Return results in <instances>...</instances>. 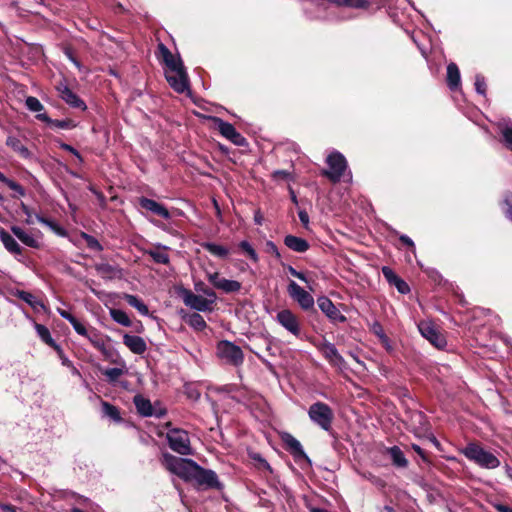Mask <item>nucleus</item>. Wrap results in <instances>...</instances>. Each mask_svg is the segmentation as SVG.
Wrapping results in <instances>:
<instances>
[{"mask_svg": "<svg viewBox=\"0 0 512 512\" xmlns=\"http://www.w3.org/2000/svg\"><path fill=\"white\" fill-rule=\"evenodd\" d=\"M184 304L198 312H211L217 300L213 290L204 291V295H197L189 289H181L179 292Z\"/></svg>", "mask_w": 512, "mask_h": 512, "instance_id": "f257e3e1", "label": "nucleus"}, {"mask_svg": "<svg viewBox=\"0 0 512 512\" xmlns=\"http://www.w3.org/2000/svg\"><path fill=\"white\" fill-rule=\"evenodd\" d=\"M162 464L171 473L177 475L184 481L190 482L196 462L188 458H179L170 453H164L162 456Z\"/></svg>", "mask_w": 512, "mask_h": 512, "instance_id": "f03ea898", "label": "nucleus"}, {"mask_svg": "<svg viewBox=\"0 0 512 512\" xmlns=\"http://www.w3.org/2000/svg\"><path fill=\"white\" fill-rule=\"evenodd\" d=\"M463 454L466 458L485 469H495L500 466V460L494 454L477 444H468L463 450Z\"/></svg>", "mask_w": 512, "mask_h": 512, "instance_id": "7ed1b4c3", "label": "nucleus"}, {"mask_svg": "<svg viewBox=\"0 0 512 512\" xmlns=\"http://www.w3.org/2000/svg\"><path fill=\"white\" fill-rule=\"evenodd\" d=\"M216 356L227 365L239 367L244 362V353L235 343L221 340L216 345Z\"/></svg>", "mask_w": 512, "mask_h": 512, "instance_id": "20e7f679", "label": "nucleus"}, {"mask_svg": "<svg viewBox=\"0 0 512 512\" xmlns=\"http://www.w3.org/2000/svg\"><path fill=\"white\" fill-rule=\"evenodd\" d=\"M310 420L325 431H329L332 427L334 413L332 409L323 402H315L308 409Z\"/></svg>", "mask_w": 512, "mask_h": 512, "instance_id": "39448f33", "label": "nucleus"}, {"mask_svg": "<svg viewBox=\"0 0 512 512\" xmlns=\"http://www.w3.org/2000/svg\"><path fill=\"white\" fill-rule=\"evenodd\" d=\"M166 438L169 447L174 452L184 456L193 454L187 431L180 428H171L167 431Z\"/></svg>", "mask_w": 512, "mask_h": 512, "instance_id": "423d86ee", "label": "nucleus"}, {"mask_svg": "<svg viewBox=\"0 0 512 512\" xmlns=\"http://www.w3.org/2000/svg\"><path fill=\"white\" fill-rule=\"evenodd\" d=\"M328 169L323 174L332 182H339L347 169V161L340 152H332L326 159Z\"/></svg>", "mask_w": 512, "mask_h": 512, "instance_id": "0eeeda50", "label": "nucleus"}, {"mask_svg": "<svg viewBox=\"0 0 512 512\" xmlns=\"http://www.w3.org/2000/svg\"><path fill=\"white\" fill-rule=\"evenodd\" d=\"M195 482L200 487L205 488H221V483L218 480L217 474L209 469H204L196 464L195 470L193 471L191 481Z\"/></svg>", "mask_w": 512, "mask_h": 512, "instance_id": "6e6552de", "label": "nucleus"}, {"mask_svg": "<svg viewBox=\"0 0 512 512\" xmlns=\"http://www.w3.org/2000/svg\"><path fill=\"white\" fill-rule=\"evenodd\" d=\"M331 4H334L339 7H351V8H367L369 6V2L367 0H326ZM311 6H314L317 10L315 15H312L313 18H324L325 11V0H316V2H311Z\"/></svg>", "mask_w": 512, "mask_h": 512, "instance_id": "1a4fd4ad", "label": "nucleus"}, {"mask_svg": "<svg viewBox=\"0 0 512 512\" xmlns=\"http://www.w3.org/2000/svg\"><path fill=\"white\" fill-rule=\"evenodd\" d=\"M289 296L298 303V305L304 309L309 310L314 306L313 296L304 290L295 281H290L287 287Z\"/></svg>", "mask_w": 512, "mask_h": 512, "instance_id": "9d476101", "label": "nucleus"}, {"mask_svg": "<svg viewBox=\"0 0 512 512\" xmlns=\"http://www.w3.org/2000/svg\"><path fill=\"white\" fill-rule=\"evenodd\" d=\"M207 280L214 288L224 293H237L241 290V283L237 280H230L221 277L218 272H208L206 274Z\"/></svg>", "mask_w": 512, "mask_h": 512, "instance_id": "9b49d317", "label": "nucleus"}, {"mask_svg": "<svg viewBox=\"0 0 512 512\" xmlns=\"http://www.w3.org/2000/svg\"><path fill=\"white\" fill-rule=\"evenodd\" d=\"M212 120L223 137H225L226 139H228L237 146L246 145V139L239 132L236 131L235 127L232 124L225 122L224 120L218 117H212Z\"/></svg>", "mask_w": 512, "mask_h": 512, "instance_id": "f8f14e48", "label": "nucleus"}, {"mask_svg": "<svg viewBox=\"0 0 512 512\" xmlns=\"http://www.w3.org/2000/svg\"><path fill=\"white\" fill-rule=\"evenodd\" d=\"M276 321L289 333L299 337L301 326L298 317L289 309H283L276 315Z\"/></svg>", "mask_w": 512, "mask_h": 512, "instance_id": "ddd939ff", "label": "nucleus"}, {"mask_svg": "<svg viewBox=\"0 0 512 512\" xmlns=\"http://www.w3.org/2000/svg\"><path fill=\"white\" fill-rule=\"evenodd\" d=\"M316 347L331 365L339 368L344 366L345 361L333 343L324 340L323 342L317 344Z\"/></svg>", "mask_w": 512, "mask_h": 512, "instance_id": "4468645a", "label": "nucleus"}, {"mask_svg": "<svg viewBox=\"0 0 512 512\" xmlns=\"http://www.w3.org/2000/svg\"><path fill=\"white\" fill-rule=\"evenodd\" d=\"M421 335L437 348H443L446 345L445 338L436 330L431 322H420L418 325Z\"/></svg>", "mask_w": 512, "mask_h": 512, "instance_id": "2eb2a0df", "label": "nucleus"}, {"mask_svg": "<svg viewBox=\"0 0 512 512\" xmlns=\"http://www.w3.org/2000/svg\"><path fill=\"white\" fill-rule=\"evenodd\" d=\"M319 309L335 323H343L346 321V317L340 312V310L334 305V303L327 297L322 296L317 300Z\"/></svg>", "mask_w": 512, "mask_h": 512, "instance_id": "dca6fc26", "label": "nucleus"}, {"mask_svg": "<svg viewBox=\"0 0 512 512\" xmlns=\"http://www.w3.org/2000/svg\"><path fill=\"white\" fill-rule=\"evenodd\" d=\"M57 91L59 96L63 101H65L68 105L73 108H78L81 110L86 109V104L83 100H81L77 94H75L65 82H61L57 85Z\"/></svg>", "mask_w": 512, "mask_h": 512, "instance_id": "f3484780", "label": "nucleus"}, {"mask_svg": "<svg viewBox=\"0 0 512 512\" xmlns=\"http://www.w3.org/2000/svg\"><path fill=\"white\" fill-rule=\"evenodd\" d=\"M97 274L104 280L122 279L124 271L118 265H111L107 262L97 263L95 265Z\"/></svg>", "mask_w": 512, "mask_h": 512, "instance_id": "a211bd4d", "label": "nucleus"}, {"mask_svg": "<svg viewBox=\"0 0 512 512\" xmlns=\"http://www.w3.org/2000/svg\"><path fill=\"white\" fill-rule=\"evenodd\" d=\"M165 77L177 93H184L189 89V79L186 71L165 73Z\"/></svg>", "mask_w": 512, "mask_h": 512, "instance_id": "6ab92c4d", "label": "nucleus"}, {"mask_svg": "<svg viewBox=\"0 0 512 512\" xmlns=\"http://www.w3.org/2000/svg\"><path fill=\"white\" fill-rule=\"evenodd\" d=\"M139 204L142 208L151 211L152 213L162 217L163 219H169L171 217L167 208L162 204L156 202L155 200L142 197L139 199Z\"/></svg>", "mask_w": 512, "mask_h": 512, "instance_id": "aec40b11", "label": "nucleus"}, {"mask_svg": "<svg viewBox=\"0 0 512 512\" xmlns=\"http://www.w3.org/2000/svg\"><path fill=\"white\" fill-rule=\"evenodd\" d=\"M123 343L134 354H143L147 350V345L144 339L137 335L125 334L123 336Z\"/></svg>", "mask_w": 512, "mask_h": 512, "instance_id": "412c9836", "label": "nucleus"}, {"mask_svg": "<svg viewBox=\"0 0 512 512\" xmlns=\"http://www.w3.org/2000/svg\"><path fill=\"white\" fill-rule=\"evenodd\" d=\"M284 244L290 250L297 253H304L310 248V244L307 240L294 235H286L284 237Z\"/></svg>", "mask_w": 512, "mask_h": 512, "instance_id": "4be33fe9", "label": "nucleus"}, {"mask_svg": "<svg viewBox=\"0 0 512 512\" xmlns=\"http://www.w3.org/2000/svg\"><path fill=\"white\" fill-rule=\"evenodd\" d=\"M11 231L23 244L31 248H39L40 242L30 233L24 231L19 226H12Z\"/></svg>", "mask_w": 512, "mask_h": 512, "instance_id": "5701e85b", "label": "nucleus"}, {"mask_svg": "<svg viewBox=\"0 0 512 512\" xmlns=\"http://www.w3.org/2000/svg\"><path fill=\"white\" fill-rule=\"evenodd\" d=\"M287 450L295 457H306L301 443L291 434L285 433L282 437Z\"/></svg>", "mask_w": 512, "mask_h": 512, "instance_id": "b1692460", "label": "nucleus"}, {"mask_svg": "<svg viewBox=\"0 0 512 512\" xmlns=\"http://www.w3.org/2000/svg\"><path fill=\"white\" fill-rule=\"evenodd\" d=\"M169 248L167 246L157 244L154 249L147 250L146 253L159 264H168L170 261L167 250Z\"/></svg>", "mask_w": 512, "mask_h": 512, "instance_id": "393cba45", "label": "nucleus"}, {"mask_svg": "<svg viewBox=\"0 0 512 512\" xmlns=\"http://www.w3.org/2000/svg\"><path fill=\"white\" fill-rule=\"evenodd\" d=\"M0 239L3 243L4 247L12 254L20 255L22 253V249L20 245L17 243L15 238L6 232L4 229L0 230Z\"/></svg>", "mask_w": 512, "mask_h": 512, "instance_id": "a878e982", "label": "nucleus"}, {"mask_svg": "<svg viewBox=\"0 0 512 512\" xmlns=\"http://www.w3.org/2000/svg\"><path fill=\"white\" fill-rule=\"evenodd\" d=\"M460 71L455 63L447 66V84L450 90H456L460 86Z\"/></svg>", "mask_w": 512, "mask_h": 512, "instance_id": "bb28decb", "label": "nucleus"}, {"mask_svg": "<svg viewBox=\"0 0 512 512\" xmlns=\"http://www.w3.org/2000/svg\"><path fill=\"white\" fill-rule=\"evenodd\" d=\"M133 401H134L136 409L140 415H142L144 417H149V416L154 415L153 407H152L150 400L144 398L141 395H136L134 397Z\"/></svg>", "mask_w": 512, "mask_h": 512, "instance_id": "cd10ccee", "label": "nucleus"}, {"mask_svg": "<svg viewBox=\"0 0 512 512\" xmlns=\"http://www.w3.org/2000/svg\"><path fill=\"white\" fill-rule=\"evenodd\" d=\"M36 118L60 129H72L76 127V124L72 120H53L46 113L37 114Z\"/></svg>", "mask_w": 512, "mask_h": 512, "instance_id": "c85d7f7f", "label": "nucleus"}, {"mask_svg": "<svg viewBox=\"0 0 512 512\" xmlns=\"http://www.w3.org/2000/svg\"><path fill=\"white\" fill-rule=\"evenodd\" d=\"M388 454L391 457L392 463L401 468H405L408 465V460L406 459L404 453L398 446H393L387 449Z\"/></svg>", "mask_w": 512, "mask_h": 512, "instance_id": "c756f323", "label": "nucleus"}, {"mask_svg": "<svg viewBox=\"0 0 512 512\" xmlns=\"http://www.w3.org/2000/svg\"><path fill=\"white\" fill-rule=\"evenodd\" d=\"M125 301L133 308H135L141 315L147 316L149 309L147 305L137 296L131 294H124Z\"/></svg>", "mask_w": 512, "mask_h": 512, "instance_id": "7c9ffc66", "label": "nucleus"}, {"mask_svg": "<svg viewBox=\"0 0 512 512\" xmlns=\"http://www.w3.org/2000/svg\"><path fill=\"white\" fill-rule=\"evenodd\" d=\"M102 414L114 422H121L122 418L119 409L109 402L101 400Z\"/></svg>", "mask_w": 512, "mask_h": 512, "instance_id": "2f4dec72", "label": "nucleus"}, {"mask_svg": "<svg viewBox=\"0 0 512 512\" xmlns=\"http://www.w3.org/2000/svg\"><path fill=\"white\" fill-rule=\"evenodd\" d=\"M498 127L503 137L505 146L512 150V124L507 120H503L498 123Z\"/></svg>", "mask_w": 512, "mask_h": 512, "instance_id": "473e14b6", "label": "nucleus"}, {"mask_svg": "<svg viewBox=\"0 0 512 512\" xmlns=\"http://www.w3.org/2000/svg\"><path fill=\"white\" fill-rule=\"evenodd\" d=\"M16 295L19 299L23 300L28 305H30L34 310L44 309L43 302L40 301L37 297H35L30 292L21 290V291H17Z\"/></svg>", "mask_w": 512, "mask_h": 512, "instance_id": "72a5a7b5", "label": "nucleus"}, {"mask_svg": "<svg viewBox=\"0 0 512 512\" xmlns=\"http://www.w3.org/2000/svg\"><path fill=\"white\" fill-rule=\"evenodd\" d=\"M202 247L212 255L219 258H226L229 254V249L223 245H219L212 242H205Z\"/></svg>", "mask_w": 512, "mask_h": 512, "instance_id": "f704fd0d", "label": "nucleus"}, {"mask_svg": "<svg viewBox=\"0 0 512 512\" xmlns=\"http://www.w3.org/2000/svg\"><path fill=\"white\" fill-rule=\"evenodd\" d=\"M6 145L11 147L14 151L19 153L21 156L28 158L30 157V151L25 147L22 142L14 136H9L6 139Z\"/></svg>", "mask_w": 512, "mask_h": 512, "instance_id": "c9c22d12", "label": "nucleus"}, {"mask_svg": "<svg viewBox=\"0 0 512 512\" xmlns=\"http://www.w3.org/2000/svg\"><path fill=\"white\" fill-rule=\"evenodd\" d=\"M184 319L189 326L198 331L204 330L207 326L204 318L199 313L189 314Z\"/></svg>", "mask_w": 512, "mask_h": 512, "instance_id": "e433bc0d", "label": "nucleus"}, {"mask_svg": "<svg viewBox=\"0 0 512 512\" xmlns=\"http://www.w3.org/2000/svg\"><path fill=\"white\" fill-rule=\"evenodd\" d=\"M111 318L118 324L123 325L125 327H129L131 325V320L127 313L120 309H111L110 310Z\"/></svg>", "mask_w": 512, "mask_h": 512, "instance_id": "4c0bfd02", "label": "nucleus"}, {"mask_svg": "<svg viewBox=\"0 0 512 512\" xmlns=\"http://www.w3.org/2000/svg\"><path fill=\"white\" fill-rule=\"evenodd\" d=\"M35 330L43 342L50 346H56L53 338L51 337L50 331L46 326L36 323Z\"/></svg>", "mask_w": 512, "mask_h": 512, "instance_id": "58836bf2", "label": "nucleus"}, {"mask_svg": "<svg viewBox=\"0 0 512 512\" xmlns=\"http://www.w3.org/2000/svg\"><path fill=\"white\" fill-rule=\"evenodd\" d=\"M164 63L167 66V70L165 73L186 71L182 60L180 58H176L175 56H172L170 59H168Z\"/></svg>", "mask_w": 512, "mask_h": 512, "instance_id": "ea45409f", "label": "nucleus"}, {"mask_svg": "<svg viewBox=\"0 0 512 512\" xmlns=\"http://www.w3.org/2000/svg\"><path fill=\"white\" fill-rule=\"evenodd\" d=\"M239 247L247 254V256L254 262L257 263L259 261V257L255 249L252 247V245L246 241L243 240L239 243Z\"/></svg>", "mask_w": 512, "mask_h": 512, "instance_id": "a19ab883", "label": "nucleus"}, {"mask_svg": "<svg viewBox=\"0 0 512 512\" xmlns=\"http://www.w3.org/2000/svg\"><path fill=\"white\" fill-rule=\"evenodd\" d=\"M81 237L85 240L87 247L90 248L91 250H94V251H102L103 250L102 245L95 237H93L87 233H84V232L81 234Z\"/></svg>", "mask_w": 512, "mask_h": 512, "instance_id": "79ce46f5", "label": "nucleus"}, {"mask_svg": "<svg viewBox=\"0 0 512 512\" xmlns=\"http://www.w3.org/2000/svg\"><path fill=\"white\" fill-rule=\"evenodd\" d=\"M125 372V369L115 367L106 369L103 374L110 382H116Z\"/></svg>", "mask_w": 512, "mask_h": 512, "instance_id": "37998d69", "label": "nucleus"}, {"mask_svg": "<svg viewBox=\"0 0 512 512\" xmlns=\"http://www.w3.org/2000/svg\"><path fill=\"white\" fill-rule=\"evenodd\" d=\"M26 107L32 112H40L44 109L43 104L33 96H29L25 100Z\"/></svg>", "mask_w": 512, "mask_h": 512, "instance_id": "c03bdc74", "label": "nucleus"}, {"mask_svg": "<svg viewBox=\"0 0 512 512\" xmlns=\"http://www.w3.org/2000/svg\"><path fill=\"white\" fill-rule=\"evenodd\" d=\"M6 185L15 192L13 197H23L25 196V189L17 182L9 179Z\"/></svg>", "mask_w": 512, "mask_h": 512, "instance_id": "a18cd8bd", "label": "nucleus"}, {"mask_svg": "<svg viewBox=\"0 0 512 512\" xmlns=\"http://www.w3.org/2000/svg\"><path fill=\"white\" fill-rule=\"evenodd\" d=\"M372 331L381 339L382 343H384L387 347L389 346V339L385 335L380 323L375 322L372 325Z\"/></svg>", "mask_w": 512, "mask_h": 512, "instance_id": "49530a36", "label": "nucleus"}, {"mask_svg": "<svg viewBox=\"0 0 512 512\" xmlns=\"http://www.w3.org/2000/svg\"><path fill=\"white\" fill-rule=\"evenodd\" d=\"M70 324L73 326L74 330L81 336H88V330L77 318L73 317L70 321Z\"/></svg>", "mask_w": 512, "mask_h": 512, "instance_id": "de8ad7c7", "label": "nucleus"}, {"mask_svg": "<svg viewBox=\"0 0 512 512\" xmlns=\"http://www.w3.org/2000/svg\"><path fill=\"white\" fill-rule=\"evenodd\" d=\"M475 89H476L477 93H479L483 96L486 94V82H485V78L482 75H479V74L476 75Z\"/></svg>", "mask_w": 512, "mask_h": 512, "instance_id": "09e8293b", "label": "nucleus"}, {"mask_svg": "<svg viewBox=\"0 0 512 512\" xmlns=\"http://www.w3.org/2000/svg\"><path fill=\"white\" fill-rule=\"evenodd\" d=\"M172 56H174V55L170 52V50L163 43H159V45H158V57L163 62H166Z\"/></svg>", "mask_w": 512, "mask_h": 512, "instance_id": "8fccbe9b", "label": "nucleus"}, {"mask_svg": "<svg viewBox=\"0 0 512 512\" xmlns=\"http://www.w3.org/2000/svg\"><path fill=\"white\" fill-rule=\"evenodd\" d=\"M59 147H60L61 149L65 150V151H67V152H69V153L73 154V155L77 158V160H78V162H79L80 164H81V163H83V158H82V156L80 155V153H79V152H78V151H77L73 146H71V145H69V144H66V143H64V142H59Z\"/></svg>", "mask_w": 512, "mask_h": 512, "instance_id": "3c124183", "label": "nucleus"}, {"mask_svg": "<svg viewBox=\"0 0 512 512\" xmlns=\"http://www.w3.org/2000/svg\"><path fill=\"white\" fill-rule=\"evenodd\" d=\"M265 250L267 253H270L272 255L275 256L276 259H280L281 258V254L279 252V249L278 247L276 246V244L273 242V241H266L265 243Z\"/></svg>", "mask_w": 512, "mask_h": 512, "instance_id": "603ef678", "label": "nucleus"}, {"mask_svg": "<svg viewBox=\"0 0 512 512\" xmlns=\"http://www.w3.org/2000/svg\"><path fill=\"white\" fill-rule=\"evenodd\" d=\"M382 273L390 284H393V282L398 278L396 273L388 266L382 267Z\"/></svg>", "mask_w": 512, "mask_h": 512, "instance_id": "864d4df0", "label": "nucleus"}, {"mask_svg": "<svg viewBox=\"0 0 512 512\" xmlns=\"http://www.w3.org/2000/svg\"><path fill=\"white\" fill-rule=\"evenodd\" d=\"M393 285L402 294H406L410 291L408 284L399 277L395 280V282H393Z\"/></svg>", "mask_w": 512, "mask_h": 512, "instance_id": "5fc2aeb1", "label": "nucleus"}, {"mask_svg": "<svg viewBox=\"0 0 512 512\" xmlns=\"http://www.w3.org/2000/svg\"><path fill=\"white\" fill-rule=\"evenodd\" d=\"M504 204L506 206V216L512 220V194L507 195L504 199Z\"/></svg>", "mask_w": 512, "mask_h": 512, "instance_id": "6e6d98bb", "label": "nucleus"}, {"mask_svg": "<svg viewBox=\"0 0 512 512\" xmlns=\"http://www.w3.org/2000/svg\"><path fill=\"white\" fill-rule=\"evenodd\" d=\"M56 235L58 236H61V237H65L67 236V231L65 230V228H63L62 226H60L58 223H56L55 221L53 222V224L51 225V228H50Z\"/></svg>", "mask_w": 512, "mask_h": 512, "instance_id": "4d7b16f0", "label": "nucleus"}, {"mask_svg": "<svg viewBox=\"0 0 512 512\" xmlns=\"http://www.w3.org/2000/svg\"><path fill=\"white\" fill-rule=\"evenodd\" d=\"M287 270H288V272H289L292 276H294V277L298 278L299 280H301V281H303V282H307V278H306V276H305L302 272L297 271V270H296L295 268H293L292 266H288V267H287Z\"/></svg>", "mask_w": 512, "mask_h": 512, "instance_id": "13d9d810", "label": "nucleus"}, {"mask_svg": "<svg viewBox=\"0 0 512 512\" xmlns=\"http://www.w3.org/2000/svg\"><path fill=\"white\" fill-rule=\"evenodd\" d=\"M298 217L300 222L303 224L305 228H308L309 225V215L305 210H300L298 212Z\"/></svg>", "mask_w": 512, "mask_h": 512, "instance_id": "bf43d9fd", "label": "nucleus"}, {"mask_svg": "<svg viewBox=\"0 0 512 512\" xmlns=\"http://www.w3.org/2000/svg\"><path fill=\"white\" fill-rule=\"evenodd\" d=\"M21 208H22V211L24 212V214L27 216L26 218V223L27 224H33V220H32V212L31 210L29 209L28 206H26L24 203L21 204Z\"/></svg>", "mask_w": 512, "mask_h": 512, "instance_id": "052dcab7", "label": "nucleus"}, {"mask_svg": "<svg viewBox=\"0 0 512 512\" xmlns=\"http://www.w3.org/2000/svg\"><path fill=\"white\" fill-rule=\"evenodd\" d=\"M89 341L94 345V347L100 349L104 346V343L103 341H101L99 338H97L96 336L95 337H92L89 333H88V336H86Z\"/></svg>", "mask_w": 512, "mask_h": 512, "instance_id": "680f3d73", "label": "nucleus"}, {"mask_svg": "<svg viewBox=\"0 0 512 512\" xmlns=\"http://www.w3.org/2000/svg\"><path fill=\"white\" fill-rule=\"evenodd\" d=\"M399 239L402 243L411 247L413 249V251L415 250L414 242L407 235H401Z\"/></svg>", "mask_w": 512, "mask_h": 512, "instance_id": "e2e57ef3", "label": "nucleus"}, {"mask_svg": "<svg viewBox=\"0 0 512 512\" xmlns=\"http://www.w3.org/2000/svg\"><path fill=\"white\" fill-rule=\"evenodd\" d=\"M36 219L38 220V222H40L41 224L47 226L48 228H51V225L53 224L54 221L50 220V219H47L45 217H42L40 215H36Z\"/></svg>", "mask_w": 512, "mask_h": 512, "instance_id": "0e129e2a", "label": "nucleus"}, {"mask_svg": "<svg viewBox=\"0 0 512 512\" xmlns=\"http://www.w3.org/2000/svg\"><path fill=\"white\" fill-rule=\"evenodd\" d=\"M494 508L498 512H512V509L509 506L501 504V503L494 504Z\"/></svg>", "mask_w": 512, "mask_h": 512, "instance_id": "69168bd1", "label": "nucleus"}, {"mask_svg": "<svg viewBox=\"0 0 512 512\" xmlns=\"http://www.w3.org/2000/svg\"><path fill=\"white\" fill-rule=\"evenodd\" d=\"M57 311H58L59 315H60L62 318L66 319V320H67V321H69V322H70V321L72 320V318L74 317L70 312H68V311H66V310H63V309H60V308H59V309H57Z\"/></svg>", "mask_w": 512, "mask_h": 512, "instance_id": "338daca9", "label": "nucleus"}, {"mask_svg": "<svg viewBox=\"0 0 512 512\" xmlns=\"http://www.w3.org/2000/svg\"><path fill=\"white\" fill-rule=\"evenodd\" d=\"M290 176V173L285 170H277L273 173L274 178H283L286 179Z\"/></svg>", "mask_w": 512, "mask_h": 512, "instance_id": "774afa93", "label": "nucleus"}]
</instances>
